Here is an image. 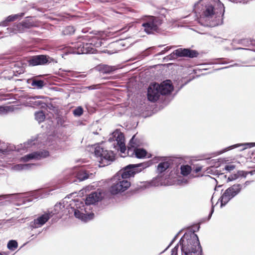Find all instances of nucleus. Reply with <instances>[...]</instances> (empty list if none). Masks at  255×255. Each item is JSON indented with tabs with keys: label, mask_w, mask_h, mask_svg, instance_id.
I'll list each match as a JSON object with an SVG mask.
<instances>
[{
	"label": "nucleus",
	"mask_w": 255,
	"mask_h": 255,
	"mask_svg": "<svg viewBox=\"0 0 255 255\" xmlns=\"http://www.w3.org/2000/svg\"><path fill=\"white\" fill-rule=\"evenodd\" d=\"M170 165V162L166 161L159 163L157 167V170L159 173L164 172Z\"/></svg>",
	"instance_id": "obj_29"
},
{
	"label": "nucleus",
	"mask_w": 255,
	"mask_h": 255,
	"mask_svg": "<svg viewBox=\"0 0 255 255\" xmlns=\"http://www.w3.org/2000/svg\"><path fill=\"white\" fill-rule=\"evenodd\" d=\"M8 22L7 21V19H6L5 20L1 21L0 23V26H6L8 24Z\"/></svg>",
	"instance_id": "obj_50"
},
{
	"label": "nucleus",
	"mask_w": 255,
	"mask_h": 255,
	"mask_svg": "<svg viewBox=\"0 0 255 255\" xmlns=\"http://www.w3.org/2000/svg\"><path fill=\"white\" fill-rule=\"evenodd\" d=\"M24 15V13L22 12V13L14 14V15H13V16L15 20H16V19H18L19 18H21L22 16H23Z\"/></svg>",
	"instance_id": "obj_48"
},
{
	"label": "nucleus",
	"mask_w": 255,
	"mask_h": 255,
	"mask_svg": "<svg viewBox=\"0 0 255 255\" xmlns=\"http://www.w3.org/2000/svg\"><path fill=\"white\" fill-rule=\"evenodd\" d=\"M75 32V28L73 26H67L65 29L64 30L65 34H72Z\"/></svg>",
	"instance_id": "obj_40"
},
{
	"label": "nucleus",
	"mask_w": 255,
	"mask_h": 255,
	"mask_svg": "<svg viewBox=\"0 0 255 255\" xmlns=\"http://www.w3.org/2000/svg\"><path fill=\"white\" fill-rule=\"evenodd\" d=\"M182 255H202V248L197 235L194 232L185 233L180 239Z\"/></svg>",
	"instance_id": "obj_3"
},
{
	"label": "nucleus",
	"mask_w": 255,
	"mask_h": 255,
	"mask_svg": "<svg viewBox=\"0 0 255 255\" xmlns=\"http://www.w3.org/2000/svg\"><path fill=\"white\" fill-rule=\"evenodd\" d=\"M114 66L103 65L100 67V71L103 73L109 74L116 70Z\"/></svg>",
	"instance_id": "obj_30"
},
{
	"label": "nucleus",
	"mask_w": 255,
	"mask_h": 255,
	"mask_svg": "<svg viewBox=\"0 0 255 255\" xmlns=\"http://www.w3.org/2000/svg\"><path fill=\"white\" fill-rule=\"evenodd\" d=\"M246 63H247V62H245V61L241 62V63H235L233 64L230 65H229L228 66H226V67H223V68H220L219 69L221 70V69L228 68L234 67V66H239V67H240V66H244V65L245 64H246Z\"/></svg>",
	"instance_id": "obj_41"
},
{
	"label": "nucleus",
	"mask_w": 255,
	"mask_h": 255,
	"mask_svg": "<svg viewBox=\"0 0 255 255\" xmlns=\"http://www.w3.org/2000/svg\"><path fill=\"white\" fill-rule=\"evenodd\" d=\"M50 138H51V137H47V139H50Z\"/></svg>",
	"instance_id": "obj_60"
},
{
	"label": "nucleus",
	"mask_w": 255,
	"mask_h": 255,
	"mask_svg": "<svg viewBox=\"0 0 255 255\" xmlns=\"http://www.w3.org/2000/svg\"><path fill=\"white\" fill-rule=\"evenodd\" d=\"M199 53L197 51L192 50L189 48H178L174 50L172 53L168 56L169 59H174L176 57H185L193 58L198 57Z\"/></svg>",
	"instance_id": "obj_13"
},
{
	"label": "nucleus",
	"mask_w": 255,
	"mask_h": 255,
	"mask_svg": "<svg viewBox=\"0 0 255 255\" xmlns=\"http://www.w3.org/2000/svg\"><path fill=\"white\" fill-rule=\"evenodd\" d=\"M165 17L163 15L159 16H149L146 22L142 24L145 32L149 34L154 32L159 31V27L162 24Z\"/></svg>",
	"instance_id": "obj_9"
},
{
	"label": "nucleus",
	"mask_w": 255,
	"mask_h": 255,
	"mask_svg": "<svg viewBox=\"0 0 255 255\" xmlns=\"http://www.w3.org/2000/svg\"><path fill=\"white\" fill-rule=\"evenodd\" d=\"M29 66L46 65L54 61L53 58L46 55H37L30 57L28 60Z\"/></svg>",
	"instance_id": "obj_14"
},
{
	"label": "nucleus",
	"mask_w": 255,
	"mask_h": 255,
	"mask_svg": "<svg viewBox=\"0 0 255 255\" xmlns=\"http://www.w3.org/2000/svg\"><path fill=\"white\" fill-rule=\"evenodd\" d=\"M94 155L98 158L102 166L108 165L114 160V153L111 150H104L99 145H94Z\"/></svg>",
	"instance_id": "obj_8"
},
{
	"label": "nucleus",
	"mask_w": 255,
	"mask_h": 255,
	"mask_svg": "<svg viewBox=\"0 0 255 255\" xmlns=\"http://www.w3.org/2000/svg\"><path fill=\"white\" fill-rule=\"evenodd\" d=\"M53 189H47L45 191V195H41L42 191H35L27 193H21L17 194H5L1 196H6L5 199L0 201V206L7 205L10 203H14L17 205H20L26 204L28 202H32L34 199L39 197H45L46 195H49ZM52 194V193H51Z\"/></svg>",
	"instance_id": "obj_2"
},
{
	"label": "nucleus",
	"mask_w": 255,
	"mask_h": 255,
	"mask_svg": "<svg viewBox=\"0 0 255 255\" xmlns=\"http://www.w3.org/2000/svg\"><path fill=\"white\" fill-rule=\"evenodd\" d=\"M6 19L8 22L15 20L13 15H9L8 16H7L6 17Z\"/></svg>",
	"instance_id": "obj_49"
},
{
	"label": "nucleus",
	"mask_w": 255,
	"mask_h": 255,
	"mask_svg": "<svg viewBox=\"0 0 255 255\" xmlns=\"http://www.w3.org/2000/svg\"><path fill=\"white\" fill-rule=\"evenodd\" d=\"M83 113V110L81 107H78L76 108L73 111V114L75 116L79 117L81 116Z\"/></svg>",
	"instance_id": "obj_39"
},
{
	"label": "nucleus",
	"mask_w": 255,
	"mask_h": 255,
	"mask_svg": "<svg viewBox=\"0 0 255 255\" xmlns=\"http://www.w3.org/2000/svg\"><path fill=\"white\" fill-rule=\"evenodd\" d=\"M217 174H218V175H223V173H219V172H218V171H217Z\"/></svg>",
	"instance_id": "obj_58"
},
{
	"label": "nucleus",
	"mask_w": 255,
	"mask_h": 255,
	"mask_svg": "<svg viewBox=\"0 0 255 255\" xmlns=\"http://www.w3.org/2000/svg\"><path fill=\"white\" fill-rule=\"evenodd\" d=\"M180 169L181 173L184 176L188 175L191 171V168L188 165L181 166Z\"/></svg>",
	"instance_id": "obj_33"
},
{
	"label": "nucleus",
	"mask_w": 255,
	"mask_h": 255,
	"mask_svg": "<svg viewBox=\"0 0 255 255\" xmlns=\"http://www.w3.org/2000/svg\"><path fill=\"white\" fill-rule=\"evenodd\" d=\"M135 157L137 158L144 157L147 153L146 151L143 148H136L134 149Z\"/></svg>",
	"instance_id": "obj_31"
},
{
	"label": "nucleus",
	"mask_w": 255,
	"mask_h": 255,
	"mask_svg": "<svg viewBox=\"0 0 255 255\" xmlns=\"http://www.w3.org/2000/svg\"><path fill=\"white\" fill-rule=\"evenodd\" d=\"M195 11L201 17L211 20V26L223 23L225 7L219 0H201L196 6Z\"/></svg>",
	"instance_id": "obj_1"
},
{
	"label": "nucleus",
	"mask_w": 255,
	"mask_h": 255,
	"mask_svg": "<svg viewBox=\"0 0 255 255\" xmlns=\"http://www.w3.org/2000/svg\"><path fill=\"white\" fill-rule=\"evenodd\" d=\"M180 234V232L178 233L175 236V237L173 238V239H172V240L171 241V242L170 243L169 245L167 247V248L163 251H162L161 253H160V254H163L164 253L166 250H168V249L173 244V243L175 241V240L177 239L179 234Z\"/></svg>",
	"instance_id": "obj_45"
},
{
	"label": "nucleus",
	"mask_w": 255,
	"mask_h": 255,
	"mask_svg": "<svg viewBox=\"0 0 255 255\" xmlns=\"http://www.w3.org/2000/svg\"><path fill=\"white\" fill-rule=\"evenodd\" d=\"M69 204V203L66 200H63L62 202H59L58 204H56L54 207L53 210L51 211H47L53 217L54 215L59 214V216L61 217L63 215H68V209L67 205Z\"/></svg>",
	"instance_id": "obj_17"
},
{
	"label": "nucleus",
	"mask_w": 255,
	"mask_h": 255,
	"mask_svg": "<svg viewBox=\"0 0 255 255\" xmlns=\"http://www.w3.org/2000/svg\"><path fill=\"white\" fill-rule=\"evenodd\" d=\"M234 42L246 47H249L251 45H255V40L251 39H249L248 38H246L239 40H234Z\"/></svg>",
	"instance_id": "obj_26"
},
{
	"label": "nucleus",
	"mask_w": 255,
	"mask_h": 255,
	"mask_svg": "<svg viewBox=\"0 0 255 255\" xmlns=\"http://www.w3.org/2000/svg\"><path fill=\"white\" fill-rule=\"evenodd\" d=\"M45 118V114L43 111H41L35 113V119L39 123L44 121Z\"/></svg>",
	"instance_id": "obj_32"
},
{
	"label": "nucleus",
	"mask_w": 255,
	"mask_h": 255,
	"mask_svg": "<svg viewBox=\"0 0 255 255\" xmlns=\"http://www.w3.org/2000/svg\"><path fill=\"white\" fill-rule=\"evenodd\" d=\"M33 26V24L28 20H25L21 22L14 24L12 27H8L6 28L7 32L5 33H8L10 34L14 33L23 32L25 29H29Z\"/></svg>",
	"instance_id": "obj_15"
},
{
	"label": "nucleus",
	"mask_w": 255,
	"mask_h": 255,
	"mask_svg": "<svg viewBox=\"0 0 255 255\" xmlns=\"http://www.w3.org/2000/svg\"><path fill=\"white\" fill-rule=\"evenodd\" d=\"M43 137L44 138L46 137L45 135H39L36 138H31L30 140H28L27 141L23 143V145H22V147L24 149H28L29 148L32 147L34 146L35 147H40L41 145H39V144H42L43 145H48L49 146L50 144H49V141H42V137Z\"/></svg>",
	"instance_id": "obj_16"
},
{
	"label": "nucleus",
	"mask_w": 255,
	"mask_h": 255,
	"mask_svg": "<svg viewBox=\"0 0 255 255\" xmlns=\"http://www.w3.org/2000/svg\"><path fill=\"white\" fill-rule=\"evenodd\" d=\"M17 247L18 244L15 240H10L7 245V248L10 251H14Z\"/></svg>",
	"instance_id": "obj_35"
},
{
	"label": "nucleus",
	"mask_w": 255,
	"mask_h": 255,
	"mask_svg": "<svg viewBox=\"0 0 255 255\" xmlns=\"http://www.w3.org/2000/svg\"><path fill=\"white\" fill-rule=\"evenodd\" d=\"M135 135H133L129 142V144L132 147H134L138 145V143L136 142V139H135Z\"/></svg>",
	"instance_id": "obj_44"
},
{
	"label": "nucleus",
	"mask_w": 255,
	"mask_h": 255,
	"mask_svg": "<svg viewBox=\"0 0 255 255\" xmlns=\"http://www.w3.org/2000/svg\"><path fill=\"white\" fill-rule=\"evenodd\" d=\"M130 186V183L128 179L119 178L110 188V192L112 195H117L124 192Z\"/></svg>",
	"instance_id": "obj_12"
},
{
	"label": "nucleus",
	"mask_w": 255,
	"mask_h": 255,
	"mask_svg": "<svg viewBox=\"0 0 255 255\" xmlns=\"http://www.w3.org/2000/svg\"><path fill=\"white\" fill-rule=\"evenodd\" d=\"M64 179L68 182L72 183L84 181L89 178V174L82 168L68 169L63 172Z\"/></svg>",
	"instance_id": "obj_6"
},
{
	"label": "nucleus",
	"mask_w": 255,
	"mask_h": 255,
	"mask_svg": "<svg viewBox=\"0 0 255 255\" xmlns=\"http://www.w3.org/2000/svg\"><path fill=\"white\" fill-rule=\"evenodd\" d=\"M243 146V149H245L248 148H251L255 146V142H248V143H239L233 145L229 146L227 147L224 148L223 150L219 151V154H221L223 153H224L227 151L232 150L234 148L238 147L239 146Z\"/></svg>",
	"instance_id": "obj_23"
},
{
	"label": "nucleus",
	"mask_w": 255,
	"mask_h": 255,
	"mask_svg": "<svg viewBox=\"0 0 255 255\" xmlns=\"http://www.w3.org/2000/svg\"><path fill=\"white\" fill-rule=\"evenodd\" d=\"M68 72H67V70H64V69H62L61 68L59 69V70H58V72H57V74L63 78H65L66 79H67L68 80Z\"/></svg>",
	"instance_id": "obj_38"
},
{
	"label": "nucleus",
	"mask_w": 255,
	"mask_h": 255,
	"mask_svg": "<svg viewBox=\"0 0 255 255\" xmlns=\"http://www.w3.org/2000/svg\"><path fill=\"white\" fill-rule=\"evenodd\" d=\"M81 38L85 41H78L72 44V53L77 54L96 53V48L103 45L105 42L104 40L96 36L89 39L88 42H86L87 36H82Z\"/></svg>",
	"instance_id": "obj_4"
},
{
	"label": "nucleus",
	"mask_w": 255,
	"mask_h": 255,
	"mask_svg": "<svg viewBox=\"0 0 255 255\" xmlns=\"http://www.w3.org/2000/svg\"><path fill=\"white\" fill-rule=\"evenodd\" d=\"M225 178H226V175H223Z\"/></svg>",
	"instance_id": "obj_61"
},
{
	"label": "nucleus",
	"mask_w": 255,
	"mask_h": 255,
	"mask_svg": "<svg viewBox=\"0 0 255 255\" xmlns=\"http://www.w3.org/2000/svg\"><path fill=\"white\" fill-rule=\"evenodd\" d=\"M6 196H0V201H2L3 199H5Z\"/></svg>",
	"instance_id": "obj_56"
},
{
	"label": "nucleus",
	"mask_w": 255,
	"mask_h": 255,
	"mask_svg": "<svg viewBox=\"0 0 255 255\" xmlns=\"http://www.w3.org/2000/svg\"><path fill=\"white\" fill-rule=\"evenodd\" d=\"M159 88L158 89L161 95H168L173 90V86L169 80L162 82L159 84Z\"/></svg>",
	"instance_id": "obj_21"
},
{
	"label": "nucleus",
	"mask_w": 255,
	"mask_h": 255,
	"mask_svg": "<svg viewBox=\"0 0 255 255\" xmlns=\"http://www.w3.org/2000/svg\"><path fill=\"white\" fill-rule=\"evenodd\" d=\"M0 255H2L0 253Z\"/></svg>",
	"instance_id": "obj_62"
},
{
	"label": "nucleus",
	"mask_w": 255,
	"mask_h": 255,
	"mask_svg": "<svg viewBox=\"0 0 255 255\" xmlns=\"http://www.w3.org/2000/svg\"><path fill=\"white\" fill-rule=\"evenodd\" d=\"M239 49H244V50H250L249 48H244L242 47H237V48H233V50H239Z\"/></svg>",
	"instance_id": "obj_51"
},
{
	"label": "nucleus",
	"mask_w": 255,
	"mask_h": 255,
	"mask_svg": "<svg viewBox=\"0 0 255 255\" xmlns=\"http://www.w3.org/2000/svg\"><path fill=\"white\" fill-rule=\"evenodd\" d=\"M176 46H167L165 47L163 50H162L161 52H160L159 53L157 54V55H160L164 54L166 52L170 50L171 48L175 47Z\"/></svg>",
	"instance_id": "obj_46"
},
{
	"label": "nucleus",
	"mask_w": 255,
	"mask_h": 255,
	"mask_svg": "<svg viewBox=\"0 0 255 255\" xmlns=\"http://www.w3.org/2000/svg\"><path fill=\"white\" fill-rule=\"evenodd\" d=\"M163 46H164V45H158V47H163Z\"/></svg>",
	"instance_id": "obj_59"
},
{
	"label": "nucleus",
	"mask_w": 255,
	"mask_h": 255,
	"mask_svg": "<svg viewBox=\"0 0 255 255\" xmlns=\"http://www.w3.org/2000/svg\"><path fill=\"white\" fill-rule=\"evenodd\" d=\"M34 164L27 163V164H18L15 165L13 166L12 169L15 171H21L23 170H28L34 166Z\"/></svg>",
	"instance_id": "obj_27"
},
{
	"label": "nucleus",
	"mask_w": 255,
	"mask_h": 255,
	"mask_svg": "<svg viewBox=\"0 0 255 255\" xmlns=\"http://www.w3.org/2000/svg\"><path fill=\"white\" fill-rule=\"evenodd\" d=\"M201 170V167H197L195 169V171L196 173L200 171Z\"/></svg>",
	"instance_id": "obj_54"
},
{
	"label": "nucleus",
	"mask_w": 255,
	"mask_h": 255,
	"mask_svg": "<svg viewBox=\"0 0 255 255\" xmlns=\"http://www.w3.org/2000/svg\"><path fill=\"white\" fill-rule=\"evenodd\" d=\"M102 198V195L100 192H93L90 193L86 197L85 200V204L87 206L95 204Z\"/></svg>",
	"instance_id": "obj_22"
},
{
	"label": "nucleus",
	"mask_w": 255,
	"mask_h": 255,
	"mask_svg": "<svg viewBox=\"0 0 255 255\" xmlns=\"http://www.w3.org/2000/svg\"><path fill=\"white\" fill-rule=\"evenodd\" d=\"M214 206L213 205H212V209H211V212H210V214H209V218H210V217H211V216H212V215L213 213L214 212Z\"/></svg>",
	"instance_id": "obj_53"
},
{
	"label": "nucleus",
	"mask_w": 255,
	"mask_h": 255,
	"mask_svg": "<svg viewBox=\"0 0 255 255\" xmlns=\"http://www.w3.org/2000/svg\"><path fill=\"white\" fill-rule=\"evenodd\" d=\"M68 72V80L70 79L71 77L72 78H84L85 77L83 75H79L78 73L77 72L71 71V70H67Z\"/></svg>",
	"instance_id": "obj_34"
},
{
	"label": "nucleus",
	"mask_w": 255,
	"mask_h": 255,
	"mask_svg": "<svg viewBox=\"0 0 255 255\" xmlns=\"http://www.w3.org/2000/svg\"><path fill=\"white\" fill-rule=\"evenodd\" d=\"M49 156V152L47 150H40L33 152L31 153L25 155L23 157L24 161H28L31 159L40 160Z\"/></svg>",
	"instance_id": "obj_20"
},
{
	"label": "nucleus",
	"mask_w": 255,
	"mask_h": 255,
	"mask_svg": "<svg viewBox=\"0 0 255 255\" xmlns=\"http://www.w3.org/2000/svg\"><path fill=\"white\" fill-rule=\"evenodd\" d=\"M235 168L236 166L235 165L228 164L225 165L223 170L225 169L226 171H227V172H230L231 171L234 170L235 169Z\"/></svg>",
	"instance_id": "obj_43"
},
{
	"label": "nucleus",
	"mask_w": 255,
	"mask_h": 255,
	"mask_svg": "<svg viewBox=\"0 0 255 255\" xmlns=\"http://www.w3.org/2000/svg\"><path fill=\"white\" fill-rule=\"evenodd\" d=\"M9 111L8 107L0 106V115H4L7 114Z\"/></svg>",
	"instance_id": "obj_42"
},
{
	"label": "nucleus",
	"mask_w": 255,
	"mask_h": 255,
	"mask_svg": "<svg viewBox=\"0 0 255 255\" xmlns=\"http://www.w3.org/2000/svg\"><path fill=\"white\" fill-rule=\"evenodd\" d=\"M41 98H42L41 96H35V97H31V98L32 99H40Z\"/></svg>",
	"instance_id": "obj_55"
},
{
	"label": "nucleus",
	"mask_w": 255,
	"mask_h": 255,
	"mask_svg": "<svg viewBox=\"0 0 255 255\" xmlns=\"http://www.w3.org/2000/svg\"><path fill=\"white\" fill-rule=\"evenodd\" d=\"M149 166V163L148 162L128 164L120 171L118 174L121 175V178L127 179L133 177L135 174L140 172Z\"/></svg>",
	"instance_id": "obj_7"
},
{
	"label": "nucleus",
	"mask_w": 255,
	"mask_h": 255,
	"mask_svg": "<svg viewBox=\"0 0 255 255\" xmlns=\"http://www.w3.org/2000/svg\"><path fill=\"white\" fill-rule=\"evenodd\" d=\"M243 188L241 184H234L227 188L219 201L221 202V207L225 206L232 198L237 195Z\"/></svg>",
	"instance_id": "obj_10"
},
{
	"label": "nucleus",
	"mask_w": 255,
	"mask_h": 255,
	"mask_svg": "<svg viewBox=\"0 0 255 255\" xmlns=\"http://www.w3.org/2000/svg\"><path fill=\"white\" fill-rule=\"evenodd\" d=\"M51 216L48 211L45 212L43 214L38 216L37 218L34 219L29 223V227L31 229L39 228L43 226L50 218Z\"/></svg>",
	"instance_id": "obj_18"
},
{
	"label": "nucleus",
	"mask_w": 255,
	"mask_h": 255,
	"mask_svg": "<svg viewBox=\"0 0 255 255\" xmlns=\"http://www.w3.org/2000/svg\"><path fill=\"white\" fill-rule=\"evenodd\" d=\"M159 180H160V178H155L153 179L151 183H146V182H141L140 183L141 185H140V187L137 188V190H138L140 189H145L150 186H158L160 184V183L158 182L156 183V181Z\"/></svg>",
	"instance_id": "obj_28"
},
{
	"label": "nucleus",
	"mask_w": 255,
	"mask_h": 255,
	"mask_svg": "<svg viewBox=\"0 0 255 255\" xmlns=\"http://www.w3.org/2000/svg\"><path fill=\"white\" fill-rule=\"evenodd\" d=\"M159 88V84L156 83L151 84L149 85L147 89V93L148 101L151 102H155L159 99L161 95L158 89Z\"/></svg>",
	"instance_id": "obj_19"
},
{
	"label": "nucleus",
	"mask_w": 255,
	"mask_h": 255,
	"mask_svg": "<svg viewBox=\"0 0 255 255\" xmlns=\"http://www.w3.org/2000/svg\"><path fill=\"white\" fill-rule=\"evenodd\" d=\"M179 248V244H177L171 252V255H178V251Z\"/></svg>",
	"instance_id": "obj_47"
},
{
	"label": "nucleus",
	"mask_w": 255,
	"mask_h": 255,
	"mask_svg": "<svg viewBox=\"0 0 255 255\" xmlns=\"http://www.w3.org/2000/svg\"><path fill=\"white\" fill-rule=\"evenodd\" d=\"M88 88L89 90H93V89H94V86H91L88 87Z\"/></svg>",
	"instance_id": "obj_57"
},
{
	"label": "nucleus",
	"mask_w": 255,
	"mask_h": 255,
	"mask_svg": "<svg viewBox=\"0 0 255 255\" xmlns=\"http://www.w3.org/2000/svg\"><path fill=\"white\" fill-rule=\"evenodd\" d=\"M67 207L69 215L74 213L76 218L82 221L86 222L92 219L94 216L93 213H89L87 211L88 206L82 201L71 200Z\"/></svg>",
	"instance_id": "obj_5"
},
{
	"label": "nucleus",
	"mask_w": 255,
	"mask_h": 255,
	"mask_svg": "<svg viewBox=\"0 0 255 255\" xmlns=\"http://www.w3.org/2000/svg\"><path fill=\"white\" fill-rule=\"evenodd\" d=\"M108 141L110 142H115L113 145L115 148L119 147L122 153H125L126 147L125 143V137L124 134L119 130H116L110 136Z\"/></svg>",
	"instance_id": "obj_11"
},
{
	"label": "nucleus",
	"mask_w": 255,
	"mask_h": 255,
	"mask_svg": "<svg viewBox=\"0 0 255 255\" xmlns=\"http://www.w3.org/2000/svg\"><path fill=\"white\" fill-rule=\"evenodd\" d=\"M248 174V172L243 170H239L236 173L231 174L228 176L227 181H232L238 179L240 177L246 178Z\"/></svg>",
	"instance_id": "obj_25"
},
{
	"label": "nucleus",
	"mask_w": 255,
	"mask_h": 255,
	"mask_svg": "<svg viewBox=\"0 0 255 255\" xmlns=\"http://www.w3.org/2000/svg\"><path fill=\"white\" fill-rule=\"evenodd\" d=\"M15 148L13 146H11L7 143L0 141V152L3 154H7Z\"/></svg>",
	"instance_id": "obj_24"
},
{
	"label": "nucleus",
	"mask_w": 255,
	"mask_h": 255,
	"mask_svg": "<svg viewBox=\"0 0 255 255\" xmlns=\"http://www.w3.org/2000/svg\"><path fill=\"white\" fill-rule=\"evenodd\" d=\"M31 85L36 86L38 89H41L44 86V81L41 80H34L32 81Z\"/></svg>",
	"instance_id": "obj_36"
},
{
	"label": "nucleus",
	"mask_w": 255,
	"mask_h": 255,
	"mask_svg": "<svg viewBox=\"0 0 255 255\" xmlns=\"http://www.w3.org/2000/svg\"><path fill=\"white\" fill-rule=\"evenodd\" d=\"M250 183V181H247L246 182H245V183L242 185H243V187H244V188H245L248 185H249Z\"/></svg>",
	"instance_id": "obj_52"
},
{
	"label": "nucleus",
	"mask_w": 255,
	"mask_h": 255,
	"mask_svg": "<svg viewBox=\"0 0 255 255\" xmlns=\"http://www.w3.org/2000/svg\"><path fill=\"white\" fill-rule=\"evenodd\" d=\"M216 61L214 62V64H228L231 62H232L233 61H228V60L225 58H218L215 59Z\"/></svg>",
	"instance_id": "obj_37"
}]
</instances>
